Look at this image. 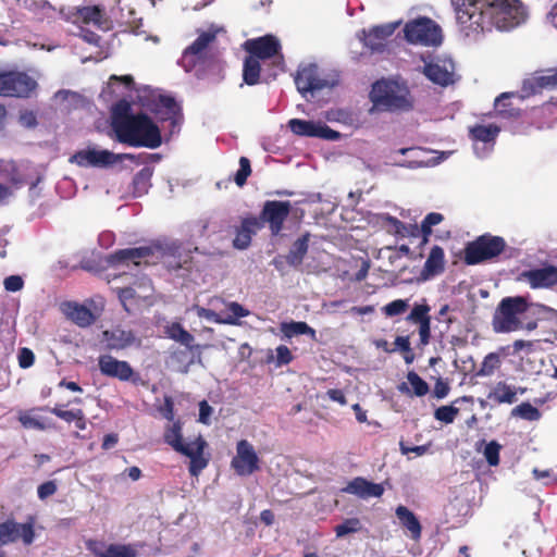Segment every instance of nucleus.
Instances as JSON below:
<instances>
[{
    "mask_svg": "<svg viewBox=\"0 0 557 557\" xmlns=\"http://www.w3.org/2000/svg\"><path fill=\"white\" fill-rule=\"evenodd\" d=\"M111 127L115 139L129 147L156 149L162 144L159 126L146 113H132L131 104L125 100L113 108Z\"/></svg>",
    "mask_w": 557,
    "mask_h": 557,
    "instance_id": "1",
    "label": "nucleus"
},
{
    "mask_svg": "<svg viewBox=\"0 0 557 557\" xmlns=\"http://www.w3.org/2000/svg\"><path fill=\"white\" fill-rule=\"evenodd\" d=\"M369 113H407L416 109V98L401 76L382 77L371 85Z\"/></svg>",
    "mask_w": 557,
    "mask_h": 557,
    "instance_id": "2",
    "label": "nucleus"
},
{
    "mask_svg": "<svg viewBox=\"0 0 557 557\" xmlns=\"http://www.w3.org/2000/svg\"><path fill=\"white\" fill-rule=\"evenodd\" d=\"M485 16L497 29L509 30L525 21L527 11L520 0H483L479 17L471 24L483 28L482 20Z\"/></svg>",
    "mask_w": 557,
    "mask_h": 557,
    "instance_id": "3",
    "label": "nucleus"
},
{
    "mask_svg": "<svg viewBox=\"0 0 557 557\" xmlns=\"http://www.w3.org/2000/svg\"><path fill=\"white\" fill-rule=\"evenodd\" d=\"M248 55L262 61L263 65L269 67L265 70V84L276 79L280 73L284 72L285 61L282 53L280 40L271 34L248 39L243 45Z\"/></svg>",
    "mask_w": 557,
    "mask_h": 557,
    "instance_id": "4",
    "label": "nucleus"
},
{
    "mask_svg": "<svg viewBox=\"0 0 557 557\" xmlns=\"http://www.w3.org/2000/svg\"><path fill=\"white\" fill-rule=\"evenodd\" d=\"M182 429L183 424L180 420L173 421L171 425H168L163 434L164 443L175 451L188 457L190 459L189 473L193 476H198L209 463V459L203 457L207 442L199 435L194 442L184 443Z\"/></svg>",
    "mask_w": 557,
    "mask_h": 557,
    "instance_id": "5",
    "label": "nucleus"
},
{
    "mask_svg": "<svg viewBox=\"0 0 557 557\" xmlns=\"http://www.w3.org/2000/svg\"><path fill=\"white\" fill-rule=\"evenodd\" d=\"M528 308L529 304L522 296L503 298L493 314V330L496 333H509L522 329L519 315L523 314Z\"/></svg>",
    "mask_w": 557,
    "mask_h": 557,
    "instance_id": "6",
    "label": "nucleus"
},
{
    "mask_svg": "<svg viewBox=\"0 0 557 557\" xmlns=\"http://www.w3.org/2000/svg\"><path fill=\"white\" fill-rule=\"evenodd\" d=\"M506 247L507 244L503 237L485 233L467 244L463 261L468 265L480 264L497 258Z\"/></svg>",
    "mask_w": 557,
    "mask_h": 557,
    "instance_id": "7",
    "label": "nucleus"
},
{
    "mask_svg": "<svg viewBox=\"0 0 557 557\" xmlns=\"http://www.w3.org/2000/svg\"><path fill=\"white\" fill-rule=\"evenodd\" d=\"M405 38L410 44L438 46L442 42V29L431 18L421 17L406 24Z\"/></svg>",
    "mask_w": 557,
    "mask_h": 557,
    "instance_id": "8",
    "label": "nucleus"
},
{
    "mask_svg": "<svg viewBox=\"0 0 557 557\" xmlns=\"http://www.w3.org/2000/svg\"><path fill=\"white\" fill-rule=\"evenodd\" d=\"M135 156L132 153H114L110 150H98L95 148H87L76 151L71 158L70 162L75 163L82 168H109L123 160H134Z\"/></svg>",
    "mask_w": 557,
    "mask_h": 557,
    "instance_id": "9",
    "label": "nucleus"
},
{
    "mask_svg": "<svg viewBox=\"0 0 557 557\" xmlns=\"http://www.w3.org/2000/svg\"><path fill=\"white\" fill-rule=\"evenodd\" d=\"M37 82L24 72L0 73V96L28 98Z\"/></svg>",
    "mask_w": 557,
    "mask_h": 557,
    "instance_id": "10",
    "label": "nucleus"
},
{
    "mask_svg": "<svg viewBox=\"0 0 557 557\" xmlns=\"http://www.w3.org/2000/svg\"><path fill=\"white\" fill-rule=\"evenodd\" d=\"M292 211V203L289 201L281 200H267L259 214V222H261V228L264 224L269 225L270 232L273 236L278 235L283 227L284 222L288 218Z\"/></svg>",
    "mask_w": 557,
    "mask_h": 557,
    "instance_id": "11",
    "label": "nucleus"
},
{
    "mask_svg": "<svg viewBox=\"0 0 557 557\" xmlns=\"http://www.w3.org/2000/svg\"><path fill=\"white\" fill-rule=\"evenodd\" d=\"M165 335L183 345L190 354L189 363L202 364V350L209 345L195 344V336L189 333L180 322H172L164 327Z\"/></svg>",
    "mask_w": 557,
    "mask_h": 557,
    "instance_id": "12",
    "label": "nucleus"
},
{
    "mask_svg": "<svg viewBox=\"0 0 557 557\" xmlns=\"http://www.w3.org/2000/svg\"><path fill=\"white\" fill-rule=\"evenodd\" d=\"M231 467L240 476H248L259 470V457L247 440L237 442L236 455L231 461Z\"/></svg>",
    "mask_w": 557,
    "mask_h": 557,
    "instance_id": "13",
    "label": "nucleus"
},
{
    "mask_svg": "<svg viewBox=\"0 0 557 557\" xmlns=\"http://www.w3.org/2000/svg\"><path fill=\"white\" fill-rule=\"evenodd\" d=\"M160 249L161 247L159 245L119 249L107 257V262L110 267L121 264L128 265L131 263L134 265H140L141 260H147ZM146 263H148V261H146Z\"/></svg>",
    "mask_w": 557,
    "mask_h": 557,
    "instance_id": "14",
    "label": "nucleus"
},
{
    "mask_svg": "<svg viewBox=\"0 0 557 557\" xmlns=\"http://www.w3.org/2000/svg\"><path fill=\"white\" fill-rule=\"evenodd\" d=\"M290 131L299 136L322 138L326 140H338L342 135L339 132L332 129L324 123L292 119L288 122Z\"/></svg>",
    "mask_w": 557,
    "mask_h": 557,
    "instance_id": "15",
    "label": "nucleus"
},
{
    "mask_svg": "<svg viewBox=\"0 0 557 557\" xmlns=\"http://www.w3.org/2000/svg\"><path fill=\"white\" fill-rule=\"evenodd\" d=\"M295 84L297 90L306 97L308 92H314L322 90L326 87H331L330 83L320 77L319 67L315 64H308L304 67L298 69L295 75Z\"/></svg>",
    "mask_w": 557,
    "mask_h": 557,
    "instance_id": "16",
    "label": "nucleus"
},
{
    "mask_svg": "<svg viewBox=\"0 0 557 557\" xmlns=\"http://www.w3.org/2000/svg\"><path fill=\"white\" fill-rule=\"evenodd\" d=\"M74 15L82 24L92 25L101 32H109L113 27L112 20L100 4L77 7Z\"/></svg>",
    "mask_w": 557,
    "mask_h": 557,
    "instance_id": "17",
    "label": "nucleus"
},
{
    "mask_svg": "<svg viewBox=\"0 0 557 557\" xmlns=\"http://www.w3.org/2000/svg\"><path fill=\"white\" fill-rule=\"evenodd\" d=\"M100 373L104 376L117 379L122 382L133 380L136 374L132 366L124 360H117L111 355H101L98 358Z\"/></svg>",
    "mask_w": 557,
    "mask_h": 557,
    "instance_id": "18",
    "label": "nucleus"
},
{
    "mask_svg": "<svg viewBox=\"0 0 557 557\" xmlns=\"http://www.w3.org/2000/svg\"><path fill=\"white\" fill-rule=\"evenodd\" d=\"M384 491L383 484L368 481L362 476L354 478L342 488L343 493L355 495L361 499L379 498L384 494Z\"/></svg>",
    "mask_w": 557,
    "mask_h": 557,
    "instance_id": "19",
    "label": "nucleus"
},
{
    "mask_svg": "<svg viewBox=\"0 0 557 557\" xmlns=\"http://www.w3.org/2000/svg\"><path fill=\"white\" fill-rule=\"evenodd\" d=\"M521 277L531 288H552L557 285V267L548 264L540 269L523 271Z\"/></svg>",
    "mask_w": 557,
    "mask_h": 557,
    "instance_id": "20",
    "label": "nucleus"
},
{
    "mask_svg": "<svg viewBox=\"0 0 557 557\" xmlns=\"http://www.w3.org/2000/svg\"><path fill=\"white\" fill-rule=\"evenodd\" d=\"M431 308L428 304H416L406 320L419 325L420 346H426L431 339Z\"/></svg>",
    "mask_w": 557,
    "mask_h": 557,
    "instance_id": "21",
    "label": "nucleus"
},
{
    "mask_svg": "<svg viewBox=\"0 0 557 557\" xmlns=\"http://www.w3.org/2000/svg\"><path fill=\"white\" fill-rule=\"evenodd\" d=\"M554 88H557V69H549L543 75L524 79L521 91L525 97H529L541 92L543 89Z\"/></svg>",
    "mask_w": 557,
    "mask_h": 557,
    "instance_id": "22",
    "label": "nucleus"
},
{
    "mask_svg": "<svg viewBox=\"0 0 557 557\" xmlns=\"http://www.w3.org/2000/svg\"><path fill=\"white\" fill-rule=\"evenodd\" d=\"M215 30L202 32L201 34H199L196 40L184 50V58L193 57L194 66H196L197 64H205L207 48L209 47L210 44H212L215 40Z\"/></svg>",
    "mask_w": 557,
    "mask_h": 557,
    "instance_id": "23",
    "label": "nucleus"
},
{
    "mask_svg": "<svg viewBox=\"0 0 557 557\" xmlns=\"http://www.w3.org/2000/svg\"><path fill=\"white\" fill-rule=\"evenodd\" d=\"M102 341L108 350H122L132 346L136 342V335L131 330H124L120 326L102 332Z\"/></svg>",
    "mask_w": 557,
    "mask_h": 557,
    "instance_id": "24",
    "label": "nucleus"
},
{
    "mask_svg": "<svg viewBox=\"0 0 557 557\" xmlns=\"http://www.w3.org/2000/svg\"><path fill=\"white\" fill-rule=\"evenodd\" d=\"M259 230H261V222L256 216L244 218L240 226L236 228L233 246L239 250L247 249L251 244L252 236Z\"/></svg>",
    "mask_w": 557,
    "mask_h": 557,
    "instance_id": "25",
    "label": "nucleus"
},
{
    "mask_svg": "<svg viewBox=\"0 0 557 557\" xmlns=\"http://www.w3.org/2000/svg\"><path fill=\"white\" fill-rule=\"evenodd\" d=\"M445 270V253L441 246L435 245L432 247L423 269L420 272V281H429Z\"/></svg>",
    "mask_w": 557,
    "mask_h": 557,
    "instance_id": "26",
    "label": "nucleus"
},
{
    "mask_svg": "<svg viewBox=\"0 0 557 557\" xmlns=\"http://www.w3.org/2000/svg\"><path fill=\"white\" fill-rule=\"evenodd\" d=\"M268 65H263L262 61L247 55L243 63V82L249 86L265 84V70Z\"/></svg>",
    "mask_w": 557,
    "mask_h": 557,
    "instance_id": "27",
    "label": "nucleus"
},
{
    "mask_svg": "<svg viewBox=\"0 0 557 557\" xmlns=\"http://www.w3.org/2000/svg\"><path fill=\"white\" fill-rule=\"evenodd\" d=\"M394 30V25H381L371 28L364 34V46L372 52H383L386 47V39L393 35Z\"/></svg>",
    "mask_w": 557,
    "mask_h": 557,
    "instance_id": "28",
    "label": "nucleus"
},
{
    "mask_svg": "<svg viewBox=\"0 0 557 557\" xmlns=\"http://www.w3.org/2000/svg\"><path fill=\"white\" fill-rule=\"evenodd\" d=\"M423 74L432 83L443 87L454 83L453 70H448L445 64H440L438 62L425 63L423 66Z\"/></svg>",
    "mask_w": 557,
    "mask_h": 557,
    "instance_id": "29",
    "label": "nucleus"
},
{
    "mask_svg": "<svg viewBox=\"0 0 557 557\" xmlns=\"http://www.w3.org/2000/svg\"><path fill=\"white\" fill-rule=\"evenodd\" d=\"M487 399L494 404H513L517 401V389L515 386L508 385L506 382L499 381L488 392Z\"/></svg>",
    "mask_w": 557,
    "mask_h": 557,
    "instance_id": "30",
    "label": "nucleus"
},
{
    "mask_svg": "<svg viewBox=\"0 0 557 557\" xmlns=\"http://www.w3.org/2000/svg\"><path fill=\"white\" fill-rule=\"evenodd\" d=\"M63 407L64 406L62 405H55L54 407L49 408V411L67 423L74 422L76 429L81 431L86 430L87 419L84 411L82 409L65 410Z\"/></svg>",
    "mask_w": 557,
    "mask_h": 557,
    "instance_id": "31",
    "label": "nucleus"
},
{
    "mask_svg": "<svg viewBox=\"0 0 557 557\" xmlns=\"http://www.w3.org/2000/svg\"><path fill=\"white\" fill-rule=\"evenodd\" d=\"M309 240L310 233L307 232L293 243L288 253L286 255V261L289 265L298 267L302 263L305 256L308 252Z\"/></svg>",
    "mask_w": 557,
    "mask_h": 557,
    "instance_id": "32",
    "label": "nucleus"
},
{
    "mask_svg": "<svg viewBox=\"0 0 557 557\" xmlns=\"http://www.w3.org/2000/svg\"><path fill=\"white\" fill-rule=\"evenodd\" d=\"M67 307L70 309L67 312L70 319L78 326L86 327L95 322V315L86 306L76 302H69Z\"/></svg>",
    "mask_w": 557,
    "mask_h": 557,
    "instance_id": "33",
    "label": "nucleus"
},
{
    "mask_svg": "<svg viewBox=\"0 0 557 557\" xmlns=\"http://www.w3.org/2000/svg\"><path fill=\"white\" fill-rule=\"evenodd\" d=\"M512 95L510 92H503L495 99V110L503 119H518L521 115V110L515 108L510 102Z\"/></svg>",
    "mask_w": 557,
    "mask_h": 557,
    "instance_id": "34",
    "label": "nucleus"
},
{
    "mask_svg": "<svg viewBox=\"0 0 557 557\" xmlns=\"http://www.w3.org/2000/svg\"><path fill=\"white\" fill-rule=\"evenodd\" d=\"M500 128L495 124H476L470 128L469 134L473 140L482 143L495 141L498 136Z\"/></svg>",
    "mask_w": 557,
    "mask_h": 557,
    "instance_id": "35",
    "label": "nucleus"
},
{
    "mask_svg": "<svg viewBox=\"0 0 557 557\" xmlns=\"http://www.w3.org/2000/svg\"><path fill=\"white\" fill-rule=\"evenodd\" d=\"M282 333L290 338L297 335H309L312 339H315V330L309 326L302 321L284 322L281 324Z\"/></svg>",
    "mask_w": 557,
    "mask_h": 557,
    "instance_id": "36",
    "label": "nucleus"
},
{
    "mask_svg": "<svg viewBox=\"0 0 557 557\" xmlns=\"http://www.w3.org/2000/svg\"><path fill=\"white\" fill-rule=\"evenodd\" d=\"M222 314V324L236 325L239 318L249 315V310L236 301L228 302Z\"/></svg>",
    "mask_w": 557,
    "mask_h": 557,
    "instance_id": "37",
    "label": "nucleus"
},
{
    "mask_svg": "<svg viewBox=\"0 0 557 557\" xmlns=\"http://www.w3.org/2000/svg\"><path fill=\"white\" fill-rule=\"evenodd\" d=\"M151 176L152 170L150 168H144L135 174L133 178V186L136 196H141L148 191Z\"/></svg>",
    "mask_w": 557,
    "mask_h": 557,
    "instance_id": "38",
    "label": "nucleus"
},
{
    "mask_svg": "<svg viewBox=\"0 0 557 557\" xmlns=\"http://www.w3.org/2000/svg\"><path fill=\"white\" fill-rule=\"evenodd\" d=\"M458 13L468 15L472 21L474 16L480 14V7H483V0H451Z\"/></svg>",
    "mask_w": 557,
    "mask_h": 557,
    "instance_id": "39",
    "label": "nucleus"
},
{
    "mask_svg": "<svg viewBox=\"0 0 557 557\" xmlns=\"http://www.w3.org/2000/svg\"><path fill=\"white\" fill-rule=\"evenodd\" d=\"M444 220L443 214L437 212H431L426 214L421 223L422 242L421 245H425L429 242V237L432 234V226L440 224Z\"/></svg>",
    "mask_w": 557,
    "mask_h": 557,
    "instance_id": "40",
    "label": "nucleus"
},
{
    "mask_svg": "<svg viewBox=\"0 0 557 557\" xmlns=\"http://www.w3.org/2000/svg\"><path fill=\"white\" fill-rule=\"evenodd\" d=\"M137 552L132 545L110 544L102 557H136Z\"/></svg>",
    "mask_w": 557,
    "mask_h": 557,
    "instance_id": "41",
    "label": "nucleus"
},
{
    "mask_svg": "<svg viewBox=\"0 0 557 557\" xmlns=\"http://www.w3.org/2000/svg\"><path fill=\"white\" fill-rule=\"evenodd\" d=\"M512 416H518L528 421H536L541 418L540 410L530 403H522L512 409Z\"/></svg>",
    "mask_w": 557,
    "mask_h": 557,
    "instance_id": "42",
    "label": "nucleus"
},
{
    "mask_svg": "<svg viewBox=\"0 0 557 557\" xmlns=\"http://www.w3.org/2000/svg\"><path fill=\"white\" fill-rule=\"evenodd\" d=\"M170 358L173 362H176L178 364V371L182 373H187L189 371V368L194 363H189L190 361V354L185 347V349H174L170 352Z\"/></svg>",
    "mask_w": 557,
    "mask_h": 557,
    "instance_id": "43",
    "label": "nucleus"
},
{
    "mask_svg": "<svg viewBox=\"0 0 557 557\" xmlns=\"http://www.w3.org/2000/svg\"><path fill=\"white\" fill-rule=\"evenodd\" d=\"M395 348L403 352L404 360L407 364H410L414 360V352L410 345L409 336H397L394 342Z\"/></svg>",
    "mask_w": 557,
    "mask_h": 557,
    "instance_id": "44",
    "label": "nucleus"
},
{
    "mask_svg": "<svg viewBox=\"0 0 557 557\" xmlns=\"http://www.w3.org/2000/svg\"><path fill=\"white\" fill-rule=\"evenodd\" d=\"M408 308L409 302L407 299H396L385 305L382 308V312L386 317L392 318L405 313L408 310Z\"/></svg>",
    "mask_w": 557,
    "mask_h": 557,
    "instance_id": "45",
    "label": "nucleus"
},
{
    "mask_svg": "<svg viewBox=\"0 0 557 557\" xmlns=\"http://www.w3.org/2000/svg\"><path fill=\"white\" fill-rule=\"evenodd\" d=\"M158 103L161 104L162 112H164V116H162L163 121L172 119L177 113L178 108L173 97L159 95Z\"/></svg>",
    "mask_w": 557,
    "mask_h": 557,
    "instance_id": "46",
    "label": "nucleus"
},
{
    "mask_svg": "<svg viewBox=\"0 0 557 557\" xmlns=\"http://www.w3.org/2000/svg\"><path fill=\"white\" fill-rule=\"evenodd\" d=\"M458 413L459 409L453 405L441 406L435 410L434 417L436 420L449 424L455 421Z\"/></svg>",
    "mask_w": 557,
    "mask_h": 557,
    "instance_id": "47",
    "label": "nucleus"
},
{
    "mask_svg": "<svg viewBox=\"0 0 557 557\" xmlns=\"http://www.w3.org/2000/svg\"><path fill=\"white\" fill-rule=\"evenodd\" d=\"M407 380L412 386L413 393L418 397H422L429 393L428 383L422 380L414 371H410L407 374Z\"/></svg>",
    "mask_w": 557,
    "mask_h": 557,
    "instance_id": "48",
    "label": "nucleus"
},
{
    "mask_svg": "<svg viewBox=\"0 0 557 557\" xmlns=\"http://www.w3.org/2000/svg\"><path fill=\"white\" fill-rule=\"evenodd\" d=\"M251 174L250 160L247 157L239 158V169L234 176L237 186L243 187Z\"/></svg>",
    "mask_w": 557,
    "mask_h": 557,
    "instance_id": "49",
    "label": "nucleus"
},
{
    "mask_svg": "<svg viewBox=\"0 0 557 557\" xmlns=\"http://www.w3.org/2000/svg\"><path fill=\"white\" fill-rule=\"evenodd\" d=\"M500 449L502 446L496 441H492L486 444L484 448V457L490 466L496 467L499 465Z\"/></svg>",
    "mask_w": 557,
    "mask_h": 557,
    "instance_id": "50",
    "label": "nucleus"
},
{
    "mask_svg": "<svg viewBox=\"0 0 557 557\" xmlns=\"http://www.w3.org/2000/svg\"><path fill=\"white\" fill-rule=\"evenodd\" d=\"M17 419L25 429H35L39 431L46 429L45 423H42L39 419L30 416V411H21Z\"/></svg>",
    "mask_w": 557,
    "mask_h": 557,
    "instance_id": "51",
    "label": "nucleus"
},
{
    "mask_svg": "<svg viewBox=\"0 0 557 557\" xmlns=\"http://www.w3.org/2000/svg\"><path fill=\"white\" fill-rule=\"evenodd\" d=\"M499 363L498 355L491 352L484 358L479 373L482 375H491L499 367Z\"/></svg>",
    "mask_w": 557,
    "mask_h": 557,
    "instance_id": "52",
    "label": "nucleus"
},
{
    "mask_svg": "<svg viewBox=\"0 0 557 557\" xmlns=\"http://www.w3.org/2000/svg\"><path fill=\"white\" fill-rule=\"evenodd\" d=\"M10 524H0V547L17 540V531L9 528ZM0 557H5L0 550Z\"/></svg>",
    "mask_w": 557,
    "mask_h": 557,
    "instance_id": "53",
    "label": "nucleus"
},
{
    "mask_svg": "<svg viewBox=\"0 0 557 557\" xmlns=\"http://www.w3.org/2000/svg\"><path fill=\"white\" fill-rule=\"evenodd\" d=\"M34 524H10V529L18 530L17 539L21 536L25 544H30L34 540Z\"/></svg>",
    "mask_w": 557,
    "mask_h": 557,
    "instance_id": "54",
    "label": "nucleus"
},
{
    "mask_svg": "<svg viewBox=\"0 0 557 557\" xmlns=\"http://www.w3.org/2000/svg\"><path fill=\"white\" fill-rule=\"evenodd\" d=\"M17 360L22 369H28L35 362V355L32 349L23 347L18 350Z\"/></svg>",
    "mask_w": 557,
    "mask_h": 557,
    "instance_id": "55",
    "label": "nucleus"
},
{
    "mask_svg": "<svg viewBox=\"0 0 557 557\" xmlns=\"http://www.w3.org/2000/svg\"><path fill=\"white\" fill-rule=\"evenodd\" d=\"M293 354L290 349L285 345H280L276 347V366L282 367L290 363L293 361Z\"/></svg>",
    "mask_w": 557,
    "mask_h": 557,
    "instance_id": "56",
    "label": "nucleus"
},
{
    "mask_svg": "<svg viewBox=\"0 0 557 557\" xmlns=\"http://www.w3.org/2000/svg\"><path fill=\"white\" fill-rule=\"evenodd\" d=\"M3 285L8 292H18L24 286V281L20 275H10L4 278Z\"/></svg>",
    "mask_w": 557,
    "mask_h": 557,
    "instance_id": "57",
    "label": "nucleus"
},
{
    "mask_svg": "<svg viewBox=\"0 0 557 557\" xmlns=\"http://www.w3.org/2000/svg\"><path fill=\"white\" fill-rule=\"evenodd\" d=\"M431 443L420 446H407L403 441L399 443V449L403 455L413 453L417 456H422L429 451Z\"/></svg>",
    "mask_w": 557,
    "mask_h": 557,
    "instance_id": "58",
    "label": "nucleus"
},
{
    "mask_svg": "<svg viewBox=\"0 0 557 557\" xmlns=\"http://www.w3.org/2000/svg\"><path fill=\"white\" fill-rule=\"evenodd\" d=\"M196 313L199 318H203L209 321H213L215 323L222 324V314L216 313L215 311H213L211 309L196 306Z\"/></svg>",
    "mask_w": 557,
    "mask_h": 557,
    "instance_id": "59",
    "label": "nucleus"
},
{
    "mask_svg": "<svg viewBox=\"0 0 557 557\" xmlns=\"http://www.w3.org/2000/svg\"><path fill=\"white\" fill-rule=\"evenodd\" d=\"M57 484L54 481H47L40 484L37 488V494L40 499H46L57 492Z\"/></svg>",
    "mask_w": 557,
    "mask_h": 557,
    "instance_id": "60",
    "label": "nucleus"
},
{
    "mask_svg": "<svg viewBox=\"0 0 557 557\" xmlns=\"http://www.w3.org/2000/svg\"><path fill=\"white\" fill-rule=\"evenodd\" d=\"M450 391L448 382L444 381L442 377H438L435 382L434 388H433V395L437 399L445 398Z\"/></svg>",
    "mask_w": 557,
    "mask_h": 557,
    "instance_id": "61",
    "label": "nucleus"
},
{
    "mask_svg": "<svg viewBox=\"0 0 557 557\" xmlns=\"http://www.w3.org/2000/svg\"><path fill=\"white\" fill-rule=\"evenodd\" d=\"M213 409L208 404L207 400H202L199 403V422L203 424L210 423V416L212 414Z\"/></svg>",
    "mask_w": 557,
    "mask_h": 557,
    "instance_id": "62",
    "label": "nucleus"
},
{
    "mask_svg": "<svg viewBox=\"0 0 557 557\" xmlns=\"http://www.w3.org/2000/svg\"><path fill=\"white\" fill-rule=\"evenodd\" d=\"M116 294L125 309H126V302L134 299L136 296L135 289L131 286L117 288Z\"/></svg>",
    "mask_w": 557,
    "mask_h": 557,
    "instance_id": "63",
    "label": "nucleus"
},
{
    "mask_svg": "<svg viewBox=\"0 0 557 557\" xmlns=\"http://www.w3.org/2000/svg\"><path fill=\"white\" fill-rule=\"evenodd\" d=\"M79 36H81V38H82L84 41H86V42H88V44H90V45H94V46H96V47H99V46H100L101 37H100L97 33H95V32H92V30H90V29H84V28H83V29L81 30Z\"/></svg>",
    "mask_w": 557,
    "mask_h": 557,
    "instance_id": "64",
    "label": "nucleus"
}]
</instances>
